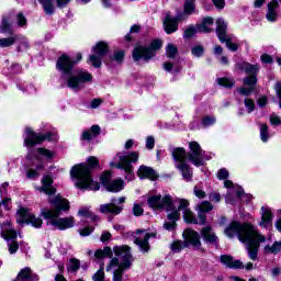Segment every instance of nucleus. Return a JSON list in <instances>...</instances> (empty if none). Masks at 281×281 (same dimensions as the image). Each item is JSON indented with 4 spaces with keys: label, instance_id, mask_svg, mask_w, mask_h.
<instances>
[{
    "label": "nucleus",
    "instance_id": "nucleus-58",
    "mask_svg": "<svg viewBox=\"0 0 281 281\" xmlns=\"http://www.w3.org/2000/svg\"><path fill=\"white\" fill-rule=\"evenodd\" d=\"M10 188V184L8 182H4L0 186V196L1 199H4L8 196V189Z\"/></svg>",
    "mask_w": 281,
    "mask_h": 281
},
{
    "label": "nucleus",
    "instance_id": "nucleus-14",
    "mask_svg": "<svg viewBox=\"0 0 281 281\" xmlns=\"http://www.w3.org/2000/svg\"><path fill=\"white\" fill-rule=\"evenodd\" d=\"M226 33H227V22H225L223 18L217 19L216 20L217 38L221 41V43H226V47H228L231 52H237L238 44L233 43Z\"/></svg>",
    "mask_w": 281,
    "mask_h": 281
},
{
    "label": "nucleus",
    "instance_id": "nucleus-54",
    "mask_svg": "<svg viewBox=\"0 0 281 281\" xmlns=\"http://www.w3.org/2000/svg\"><path fill=\"white\" fill-rule=\"evenodd\" d=\"M16 23L19 27H25V25H27V20L25 19V15H23V13H18Z\"/></svg>",
    "mask_w": 281,
    "mask_h": 281
},
{
    "label": "nucleus",
    "instance_id": "nucleus-32",
    "mask_svg": "<svg viewBox=\"0 0 281 281\" xmlns=\"http://www.w3.org/2000/svg\"><path fill=\"white\" fill-rule=\"evenodd\" d=\"M27 280L38 281V277L34 276V273H32V269L26 267L20 270L14 281H27Z\"/></svg>",
    "mask_w": 281,
    "mask_h": 281
},
{
    "label": "nucleus",
    "instance_id": "nucleus-57",
    "mask_svg": "<svg viewBox=\"0 0 281 281\" xmlns=\"http://www.w3.org/2000/svg\"><path fill=\"white\" fill-rule=\"evenodd\" d=\"M229 177V171L226 168H222L217 171V179L221 181L227 179Z\"/></svg>",
    "mask_w": 281,
    "mask_h": 281
},
{
    "label": "nucleus",
    "instance_id": "nucleus-19",
    "mask_svg": "<svg viewBox=\"0 0 281 281\" xmlns=\"http://www.w3.org/2000/svg\"><path fill=\"white\" fill-rule=\"evenodd\" d=\"M111 171H105L101 176V183L105 186L108 192H122L124 190V181L116 179L111 181Z\"/></svg>",
    "mask_w": 281,
    "mask_h": 281
},
{
    "label": "nucleus",
    "instance_id": "nucleus-34",
    "mask_svg": "<svg viewBox=\"0 0 281 281\" xmlns=\"http://www.w3.org/2000/svg\"><path fill=\"white\" fill-rule=\"evenodd\" d=\"M100 135V127L98 125H92L90 127V131H86L81 135V139H85L86 142H91L94 137H98Z\"/></svg>",
    "mask_w": 281,
    "mask_h": 281
},
{
    "label": "nucleus",
    "instance_id": "nucleus-38",
    "mask_svg": "<svg viewBox=\"0 0 281 281\" xmlns=\"http://www.w3.org/2000/svg\"><path fill=\"white\" fill-rule=\"evenodd\" d=\"M94 257L98 259L112 258L113 249H111V247H104V249H99L95 251Z\"/></svg>",
    "mask_w": 281,
    "mask_h": 281
},
{
    "label": "nucleus",
    "instance_id": "nucleus-3",
    "mask_svg": "<svg viewBox=\"0 0 281 281\" xmlns=\"http://www.w3.org/2000/svg\"><path fill=\"white\" fill-rule=\"evenodd\" d=\"M49 204L52 205V209L45 207L41 210V214L47 225L59 231L71 229V227L76 225L74 216L60 217L63 212H69L71 207L69 205V200L60 195H55V198L49 199Z\"/></svg>",
    "mask_w": 281,
    "mask_h": 281
},
{
    "label": "nucleus",
    "instance_id": "nucleus-6",
    "mask_svg": "<svg viewBox=\"0 0 281 281\" xmlns=\"http://www.w3.org/2000/svg\"><path fill=\"white\" fill-rule=\"evenodd\" d=\"M116 157L119 161L110 162L111 168H119L120 170H124L125 179L133 181V179H135V173L133 172V164H137V161H139V153L121 151L116 154Z\"/></svg>",
    "mask_w": 281,
    "mask_h": 281
},
{
    "label": "nucleus",
    "instance_id": "nucleus-52",
    "mask_svg": "<svg viewBox=\"0 0 281 281\" xmlns=\"http://www.w3.org/2000/svg\"><path fill=\"white\" fill-rule=\"evenodd\" d=\"M27 49H30V42L27 41V38L22 37L18 47V52H27Z\"/></svg>",
    "mask_w": 281,
    "mask_h": 281
},
{
    "label": "nucleus",
    "instance_id": "nucleus-36",
    "mask_svg": "<svg viewBox=\"0 0 281 281\" xmlns=\"http://www.w3.org/2000/svg\"><path fill=\"white\" fill-rule=\"evenodd\" d=\"M38 2L43 7L45 14H48V16H52V14L56 12L54 0H38Z\"/></svg>",
    "mask_w": 281,
    "mask_h": 281
},
{
    "label": "nucleus",
    "instance_id": "nucleus-23",
    "mask_svg": "<svg viewBox=\"0 0 281 281\" xmlns=\"http://www.w3.org/2000/svg\"><path fill=\"white\" fill-rule=\"evenodd\" d=\"M273 225V211L269 206L261 207V221L259 222V227L269 229Z\"/></svg>",
    "mask_w": 281,
    "mask_h": 281
},
{
    "label": "nucleus",
    "instance_id": "nucleus-16",
    "mask_svg": "<svg viewBox=\"0 0 281 281\" xmlns=\"http://www.w3.org/2000/svg\"><path fill=\"white\" fill-rule=\"evenodd\" d=\"M157 236L155 233H148L145 229L136 231V236L134 239L135 245L139 247L143 254H148L150 251V244H148V239L155 238Z\"/></svg>",
    "mask_w": 281,
    "mask_h": 281
},
{
    "label": "nucleus",
    "instance_id": "nucleus-44",
    "mask_svg": "<svg viewBox=\"0 0 281 281\" xmlns=\"http://www.w3.org/2000/svg\"><path fill=\"white\" fill-rule=\"evenodd\" d=\"M191 54L195 58H201L205 54V48L202 45H195L191 48Z\"/></svg>",
    "mask_w": 281,
    "mask_h": 281
},
{
    "label": "nucleus",
    "instance_id": "nucleus-26",
    "mask_svg": "<svg viewBox=\"0 0 281 281\" xmlns=\"http://www.w3.org/2000/svg\"><path fill=\"white\" fill-rule=\"evenodd\" d=\"M137 177L139 179H149L150 181H157L159 176L157 175V171L153 169L151 167L142 165L137 170Z\"/></svg>",
    "mask_w": 281,
    "mask_h": 281
},
{
    "label": "nucleus",
    "instance_id": "nucleus-27",
    "mask_svg": "<svg viewBox=\"0 0 281 281\" xmlns=\"http://www.w3.org/2000/svg\"><path fill=\"white\" fill-rule=\"evenodd\" d=\"M201 236L204 243H209V245H218V236L210 226H205L201 229Z\"/></svg>",
    "mask_w": 281,
    "mask_h": 281
},
{
    "label": "nucleus",
    "instance_id": "nucleus-18",
    "mask_svg": "<svg viewBox=\"0 0 281 281\" xmlns=\"http://www.w3.org/2000/svg\"><path fill=\"white\" fill-rule=\"evenodd\" d=\"M35 190L37 192H42L43 194H46L48 196V203L50 199H56V196H53V194H56V188L54 187V178L49 175H45L41 179V186L35 187Z\"/></svg>",
    "mask_w": 281,
    "mask_h": 281
},
{
    "label": "nucleus",
    "instance_id": "nucleus-61",
    "mask_svg": "<svg viewBox=\"0 0 281 281\" xmlns=\"http://www.w3.org/2000/svg\"><path fill=\"white\" fill-rule=\"evenodd\" d=\"M210 201L213 203H220L221 202V193L218 192H212L209 194Z\"/></svg>",
    "mask_w": 281,
    "mask_h": 281
},
{
    "label": "nucleus",
    "instance_id": "nucleus-24",
    "mask_svg": "<svg viewBox=\"0 0 281 281\" xmlns=\"http://www.w3.org/2000/svg\"><path fill=\"white\" fill-rule=\"evenodd\" d=\"M181 15H178L177 18H172L170 14H167L164 20V27L167 34H172V32H177L179 30V21H181Z\"/></svg>",
    "mask_w": 281,
    "mask_h": 281
},
{
    "label": "nucleus",
    "instance_id": "nucleus-21",
    "mask_svg": "<svg viewBox=\"0 0 281 281\" xmlns=\"http://www.w3.org/2000/svg\"><path fill=\"white\" fill-rule=\"evenodd\" d=\"M222 265H225V267H228V269H246V271H251L254 269V263L248 262L247 265H244L243 261L238 259H234L229 255H223L221 257Z\"/></svg>",
    "mask_w": 281,
    "mask_h": 281
},
{
    "label": "nucleus",
    "instance_id": "nucleus-59",
    "mask_svg": "<svg viewBox=\"0 0 281 281\" xmlns=\"http://www.w3.org/2000/svg\"><path fill=\"white\" fill-rule=\"evenodd\" d=\"M183 249V244L181 241H173L171 244V250L176 254H179Z\"/></svg>",
    "mask_w": 281,
    "mask_h": 281
},
{
    "label": "nucleus",
    "instance_id": "nucleus-56",
    "mask_svg": "<svg viewBox=\"0 0 281 281\" xmlns=\"http://www.w3.org/2000/svg\"><path fill=\"white\" fill-rule=\"evenodd\" d=\"M132 212L134 216H142V214H144V207H142V205H139L138 203H134Z\"/></svg>",
    "mask_w": 281,
    "mask_h": 281
},
{
    "label": "nucleus",
    "instance_id": "nucleus-31",
    "mask_svg": "<svg viewBox=\"0 0 281 281\" xmlns=\"http://www.w3.org/2000/svg\"><path fill=\"white\" fill-rule=\"evenodd\" d=\"M171 155L173 160L177 164H186V160L188 159V154L186 153V149L183 147H176L171 150Z\"/></svg>",
    "mask_w": 281,
    "mask_h": 281
},
{
    "label": "nucleus",
    "instance_id": "nucleus-47",
    "mask_svg": "<svg viewBox=\"0 0 281 281\" xmlns=\"http://www.w3.org/2000/svg\"><path fill=\"white\" fill-rule=\"evenodd\" d=\"M199 26H190L184 31V38H192L194 34H199Z\"/></svg>",
    "mask_w": 281,
    "mask_h": 281
},
{
    "label": "nucleus",
    "instance_id": "nucleus-25",
    "mask_svg": "<svg viewBox=\"0 0 281 281\" xmlns=\"http://www.w3.org/2000/svg\"><path fill=\"white\" fill-rule=\"evenodd\" d=\"M181 217V213L177 209H172L169 211L167 218L169 222L164 224L165 229L167 232H175V227H177V221Z\"/></svg>",
    "mask_w": 281,
    "mask_h": 281
},
{
    "label": "nucleus",
    "instance_id": "nucleus-30",
    "mask_svg": "<svg viewBox=\"0 0 281 281\" xmlns=\"http://www.w3.org/2000/svg\"><path fill=\"white\" fill-rule=\"evenodd\" d=\"M176 168L182 175V179L184 181H192L193 171L192 168H190V165H188V162L176 164Z\"/></svg>",
    "mask_w": 281,
    "mask_h": 281
},
{
    "label": "nucleus",
    "instance_id": "nucleus-7",
    "mask_svg": "<svg viewBox=\"0 0 281 281\" xmlns=\"http://www.w3.org/2000/svg\"><path fill=\"white\" fill-rule=\"evenodd\" d=\"M237 68L249 75L244 78L245 87L239 89V93L241 95H249L254 93V89H256V83L258 82V71H260V66L258 64L251 65L243 61L241 64H237Z\"/></svg>",
    "mask_w": 281,
    "mask_h": 281
},
{
    "label": "nucleus",
    "instance_id": "nucleus-51",
    "mask_svg": "<svg viewBox=\"0 0 281 281\" xmlns=\"http://www.w3.org/2000/svg\"><path fill=\"white\" fill-rule=\"evenodd\" d=\"M244 104L246 106L247 113H254L256 110V103L251 99H245Z\"/></svg>",
    "mask_w": 281,
    "mask_h": 281
},
{
    "label": "nucleus",
    "instance_id": "nucleus-48",
    "mask_svg": "<svg viewBox=\"0 0 281 281\" xmlns=\"http://www.w3.org/2000/svg\"><path fill=\"white\" fill-rule=\"evenodd\" d=\"M217 85H221L222 87H226L229 89L234 86V79L220 78V79H217Z\"/></svg>",
    "mask_w": 281,
    "mask_h": 281
},
{
    "label": "nucleus",
    "instance_id": "nucleus-40",
    "mask_svg": "<svg viewBox=\"0 0 281 281\" xmlns=\"http://www.w3.org/2000/svg\"><path fill=\"white\" fill-rule=\"evenodd\" d=\"M19 41V35L0 38V47H12Z\"/></svg>",
    "mask_w": 281,
    "mask_h": 281
},
{
    "label": "nucleus",
    "instance_id": "nucleus-20",
    "mask_svg": "<svg viewBox=\"0 0 281 281\" xmlns=\"http://www.w3.org/2000/svg\"><path fill=\"white\" fill-rule=\"evenodd\" d=\"M175 203H178L179 206L176 209L179 212H182L183 214V221L187 223H191L193 225H196L199 222L196 221V217H194V213L190 210V202L186 199H177Z\"/></svg>",
    "mask_w": 281,
    "mask_h": 281
},
{
    "label": "nucleus",
    "instance_id": "nucleus-43",
    "mask_svg": "<svg viewBox=\"0 0 281 281\" xmlns=\"http://www.w3.org/2000/svg\"><path fill=\"white\" fill-rule=\"evenodd\" d=\"M80 269V260L71 259L68 263L67 271L68 273H76Z\"/></svg>",
    "mask_w": 281,
    "mask_h": 281
},
{
    "label": "nucleus",
    "instance_id": "nucleus-22",
    "mask_svg": "<svg viewBox=\"0 0 281 281\" xmlns=\"http://www.w3.org/2000/svg\"><path fill=\"white\" fill-rule=\"evenodd\" d=\"M224 188H227L228 190V193L225 196V201L231 205H234V200H232V196H234V194H236L238 199H243V196H245V190H243L239 186L234 184L232 180H225Z\"/></svg>",
    "mask_w": 281,
    "mask_h": 281
},
{
    "label": "nucleus",
    "instance_id": "nucleus-5",
    "mask_svg": "<svg viewBox=\"0 0 281 281\" xmlns=\"http://www.w3.org/2000/svg\"><path fill=\"white\" fill-rule=\"evenodd\" d=\"M114 258L110 260L109 266L105 271H113L112 281H122L124 278V272L128 271L133 267V255L131 254V247L114 246L112 249Z\"/></svg>",
    "mask_w": 281,
    "mask_h": 281
},
{
    "label": "nucleus",
    "instance_id": "nucleus-37",
    "mask_svg": "<svg viewBox=\"0 0 281 281\" xmlns=\"http://www.w3.org/2000/svg\"><path fill=\"white\" fill-rule=\"evenodd\" d=\"M196 13V4L194 0H184V14L190 16Z\"/></svg>",
    "mask_w": 281,
    "mask_h": 281
},
{
    "label": "nucleus",
    "instance_id": "nucleus-2",
    "mask_svg": "<svg viewBox=\"0 0 281 281\" xmlns=\"http://www.w3.org/2000/svg\"><path fill=\"white\" fill-rule=\"evenodd\" d=\"M224 233L228 238H234V236H237L238 240L246 245L249 259L258 260V249H260V243H265L267 237L260 234L256 226L249 223L240 224L238 222H232L225 228Z\"/></svg>",
    "mask_w": 281,
    "mask_h": 281
},
{
    "label": "nucleus",
    "instance_id": "nucleus-4",
    "mask_svg": "<svg viewBox=\"0 0 281 281\" xmlns=\"http://www.w3.org/2000/svg\"><path fill=\"white\" fill-rule=\"evenodd\" d=\"M87 164L74 166L70 170V177L75 182L76 188H79V190H92L93 192H98V190H100V183L93 181V178L91 177V168H95L99 160L95 157L90 156L87 158Z\"/></svg>",
    "mask_w": 281,
    "mask_h": 281
},
{
    "label": "nucleus",
    "instance_id": "nucleus-64",
    "mask_svg": "<svg viewBox=\"0 0 281 281\" xmlns=\"http://www.w3.org/2000/svg\"><path fill=\"white\" fill-rule=\"evenodd\" d=\"M79 234L80 236H91V234H93V228L91 227H85L79 229Z\"/></svg>",
    "mask_w": 281,
    "mask_h": 281
},
{
    "label": "nucleus",
    "instance_id": "nucleus-13",
    "mask_svg": "<svg viewBox=\"0 0 281 281\" xmlns=\"http://www.w3.org/2000/svg\"><path fill=\"white\" fill-rule=\"evenodd\" d=\"M16 223L19 225H32L36 229L43 226V220L41 217L34 216L27 209L20 207L16 212Z\"/></svg>",
    "mask_w": 281,
    "mask_h": 281
},
{
    "label": "nucleus",
    "instance_id": "nucleus-50",
    "mask_svg": "<svg viewBox=\"0 0 281 281\" xmlns=\"http://www.w3.org/2000/svg\"><path fill=\"white\" fill-rule=\"evenodd\" d=\"M93 281H104V265H101L100 269L92 277Z\"/></svg>",
    "mask_w": 281,
    "mask_h": 281
},
{
    "label": "nucleus",
    "instance_id": "nucleus-53",
    "mask_svg": "<svg viewBox=\"0 0 281 281\" xmlns=\"http://www.w3.org/2000/svg\"><path fill=\"white\" fill-rule=\"evenodd\" d=\"M38 170H43V165H38L36 170L35 169H30L26 172L27 179H36V177H38Z\"/></svg>",
    "mask_w": 281,
    "mask_h": 281
},
{
    "label": "nucleus",
    "instance_id": "nucleus-11",
    "mask_svg": "<svg viewBox=\"0 0 281 281\" xmlns=\"http://www.w3.org/2000/svg\"><path fill=\"white\" fill-rule=\"evenodd\" d=\"M1 237L8 241L9 254L19 251V243H16V231L12 228V222L7 220L0 222Z\"/></svg>",
    "mask_w": 281,
    "mask_h": 281
},
{
    "label": "nucleus",
    "instance_id": "nucleus-63",
    "mask_svg": "<svg viewBox=\"0 0 281 281\" xmlns=\"http://www.w3.org/2000/svg\"><path fill=\"white\" fill-rule=\"evenodd\" d=\"M113 60H115L116 63H122L124 60V52L123 50L115 52Z\"/></svg>",
    "mask_w": 281,
    "mask_h": 281
},
{
    "label": "nucleus",
    "instance_id": "nucleus-62",
    "mask_svg": "<svg viewBox=\"0 0 281 281\" xmlns=\"http://www.w3.org/2000/svg\"><path fill=\"white\" fill-rule=\"evenodd\" d=\"M146 148H147L148 150H153V149L155 148V137L148 136V137L146 138Z\"/></svg>",
    "mask_w": 281,
    "mask_h": 281
},
{
    "label": "nucleus",
    "instance_id": "nucleus-45",
    "mask_svg": "<svg viewBox=\"0 0 281 281\" xmlns=\"http://www.w3.org/2000/svg\"><path fill=\"white\" fill-rule=\"evenodd\" d=\"M78 216H86L88 218H92V221H98V216L93 214L89 209L82 207L78 211Z\"/></svg>",
    "mask_w": 281,
    "mask_h": 281
},
{
    "label": "nucleus",
    "instance_id": "nucleus-28",
    "mask_svg": "<svg viewBox=\"0 0 281 281\" xmlns=\"http://www.w3.org/2000/svg\"><path fill=\"white\" fill-rule=\"evenodd\" d=\"M278 8H280L278 0H272L270 3H268L266 19L269 21V23H276V21H278Z\"/></svg>",
    "mask_w": 281,
    "mask_h": 281
},
{
    "label": "nucleus",
    "instance_id": "nucleus-42",
    "mask_svg": "<svg viewBox=\"0 0 281 281\" xmlns=\"http://www.w3.org/2000/svg\"><path fill=\"white\" fill-rule=\"evenodd\" d=\"M179 52V49L177 48V46L172 43H169L166 46V56L167 58H175L177 56V53Z\"/></svg>",
    "mask_w": 281,
    "mask_h": 281
},
{
    "label": "nucleus",
    "instance_id": "nucleus-29",
    "mask_svg": "<svg viewBox=\"0 0 281 281\" xmlns=\"http://www.w3.org/2000/svg\"><path fill=\"white\" fill-rule=\"evenodd\" d=\"M99 210L101 214H113L114 216H117V214L122 213L123 207L115 205V201H112V203L100 205Z\"/></svg>",
    "mask_w": 281,
    "mask_h": 281
},
{
    "label": "nucleus",
    "instance_id": "nucleus-8",
    "mask_svg": "<svg viewBox=\"0 0 281 281\" xmlns=\"http://www.w3.org/2000/svg\"><path fill=\"white\" fill-rule=\"evenodd\" d=\"M188 161H190L196 168L203 166L205 161H210L212 159V155H207L198 142L189 143V153L187 155Z\"/></svg>",
    "mask_w": 281,
    "mask_h": 281
},
{
    "label": "nucleus",
    "instance_id": "nucleus-49",
    "mask_svg": "<svg viewBox=\"0 0 281 281\" xmlns=\"http://www.w3.org/2000/svg\"><path fill=\"white\" fill-rule=\"evenodd\" d=\"M0 205H3L4 210H7V212H10V210H12V198H10V196L1 198Z\"/></svg>",
    "mask_w": 281,
    "mask_h": 281
},
{
    "label": "nucleus",
    "instance_id": "nucleus-39",
    "mask_svg": "<svg viewBox=\"0 0 281 281\" xmlns=\"http://www.w3.org/2000/svg\"><path fill=\"white\" fill-rule=\"evenodd\" d=\"M259 131L261 142H263V144H267V142H269V138L271 137V134H269V126H267V124L265 123H261Z\"/></svg>",
    "mask_w": 281,
    "mask_h": 281
},
{
    "label": "nucleus",
    "instance_id": "nucleus-46",
    "mask_svg": "<svg viewBox=\"0 0 281 281\" xmlns=\"http://www.w3.org/2000/svg\"><path fill=\"white\" fill-rule=\"evenodd\" d=\"M0 32L1 34H5V32H10V18L8 16L2 18V22L0 24Z\"/></svg>",
    "mask_w": 281,
    "mask_h": 281
},
{
    "label": "nucleus",
    "instance_id": "nucleus-60",
    "mask_svg": "<svg viewBox=\"0 0 281 281\" xmlns=\"http://www.w3.org/2000/svg\"><path fill=\"white\" fill-rule=\"evenodd\" d=\"M193 194H195V196L198 199H205L206 194L205 191H203L201 188L199 187H194L193 189Z\"/></svg>",
    "mask_w": 281,
    "mask_h": 281
},
{
    "label": "nucleus",
    "instance_id": "nucleus-33",
    "mask_svg": "<svg viewBox=\"0 0 281 281\" xmlns=\"http://www.w3.org/2000/svg\"><path fill=\"white\" fill-rule=\"evenodd\" d=\"M36 153L37 159H45L47 161H52V159L56 157V151L43 147L37 148Z\"/></svg>",
    "mask_w": 281,
    "mask_h": 281
},
{
    "label": "nucleus",
    "instance_id": "nucleus-41",
    "mask_svg": "<svg viewBox=\"0 0 281 281\" xmlns=\"http://www.w3.org/2000/svg\"><path fill=\"white\" fill-rule=\"evenodd\" d=\"M195 210L198 212H212V210H214V206L212 205V203L210 201H203L199 204H196Z\"/></svg>",
    "mask_w": 281,
    "mask_h": 281
},
{
    "label": "nucleus",
    "instance_id": "nucleus-12",
    "mask_svg": "<svg viewBox=\"0 0 281 281\" xmlns=\"http://www.w3.org/2000/svg\"><path fill=\"white\" fill-rule=\"evenodd\" d=\"M176 200L167 194L161 196V194H149L147 198V205L153 207V210H164L166 207L167 212L175 210Z\"/></svg>",
    "mask_w": 281,
    "mask_h": 281
},
{
    "label": "nucleus",
    "instance_id": "nucleus-10",
    "mask_svg": "<svg viewBox=\"0 0 281 281\" xmlns=\"http://www.w3.org/2000/svg\"><path fill=\"white\" fill-rule=\"evenodd\" d=\"M158 49H161V41L159 40H154L149 47H144V46H136L133 50V59L136 63H139V60H150V58L155 57V52Z\"/></svg>",
    "mask_w": 281,
    "mask_h": 281
},
{
    "label": "nucleus",
    "instance_id": "nucleus-17",
    "mask_svg": "<svg viewBox=\"0 0 281 281\" xmlns=\"http://www.w3.org/2000/svg\"><path fill=\"white\" fill-rule=\"evenodd\" d=\"M183 238L187 247H192L195 251H205V249H203V244H201V237L199 236L198 232L190 228L186 229L183 232Z\"/></svg>",
    "mask_w": 281,
    "mask_h": 281
},
{
    "label": "nucleus",
    "instance_id": "nucleus-55",
    "mask_svg": "<svg viewBox=\"0 0 281 281\" xmlns=\"http://www.w3.org/2000/svg\"><path fill=\"white\" fill-rule=\"evenodd\" d=\"M202 124H203V126H212V125L216 124V117H214V116H205L202 120Z\"/></svg>",
    "mask_w": 281,
    "mask_h": 281
},
{
    "label": "nucleus",
    "instance_id": "nucleus-1",
    "mask_svg": "<svg viewBox=\"0 0 281 281\" xmlns=\"http://www.w3.org/2000/svg\"><path fill=\"white\" fill-rule=\"evenodd\" d=\"M82 60V54L77 53L75 59L69 55L59 56L56 63V68L60 71V80L72 91H80L87 82L93 81V75L85 69L74 70V65H78Z\"/></svg>",
    "mask_w": 281,
    "mask_h": 281
},
{
    "label": "nucleus",
    "instance_id": "nucleus-9",
    "mask_svg": "<svg viewBox=\"0 0 281 281\" xmlns=\"http://www.w3.org/2000/svg\"><path fill=\"white\" fill-rule=\"evenodd\" d=\"M56 139H58V134L56 133L36 134L32 127H26L24 132V146L26 148H32V146L42 144V142H56Z\"/></svg>",
    "mask_w": 281,
    "mask_h": 281
},
{
    "label": "nucleus",
    "instance_id": "nucleus-15",
    "mask_svg": "<svg viewBox=\"0 0 281 281\" xmlns=\"http://www.w3.org/2000/svg\"><path fill=\"white\" fill-rule=\"evenodd\" d=\"M92 52L93 54L89 56L88 63L89 65H92V67L100 69V67H102V58H104V56H106V52H109V46L106 43L99 42L92 48Z\"/></svg>",
    "mask_w": 281,
    "mask_h": 281
},
{
    "label": "nucleus",
    "instance_id": "nucleus-35",
    "mask_svg": "<svg viewBox=\"0 0 281 281\" xmlns=\"http://www.w3.org/2000/svg\"><path fill=\"white\" fill-rule=\"evenodd\" d=\"M214 25V19L204 18L201 24H198L199 32H203L205 34L212 32V26Z\"/></svg>",
    "mask_w": 281,
    "mask_h": 281
}]
</instances>
